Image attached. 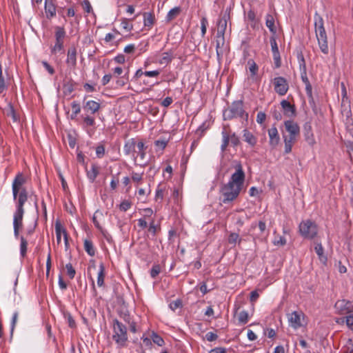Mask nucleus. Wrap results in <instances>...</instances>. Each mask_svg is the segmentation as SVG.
<instances>
[{"label":"nucleus","mask_w":353,"mask_h":353,"mask_svg":"<svg viewBox=\"0 0 353 353\" xmlns=\"http://www.w3.org/2000/svg\"><path fill=\"white\" fill-rule=\"evenodd\" d=\"M23 214H24L23 208H17L16 211L14 214L13 221H15L16 223H17V221H22Z\"/></svg>","instance_id":"obj_43"},{"label":"nucleus","mask_w":353,"mask_h":353,"mask_svg":"<svg viewBox=\"0 0 353 353\" xmlns=\"http://www.w3.org/2000/svg\"><path fill=\"white\" fill-rule=\"evenodd\" d=\"M274 22V16L271 14H267L265 16V25L272 35H276V28Z\"/></svg>","instance_id":"obj_24"},{"label":"nucleus","mask_w":353,"mask_h":353,"mask_svg":"<svg viewBox=\"0 0 353 353\" xmlns=\"http://www.w3.org/2000/svg\"><path fill=\"white\" fill-rule=\"evenodd\" d=\"M100 107V103L95 101L88 100L85 101L84 99L83 110L86 114H94L99 110Z\"/></svg>","instance_id":"obj_11"},{"label":"nucleus","mask_w":353,"mask_h":353,"mask_svg":"<svg viewBox=\"0 0 353 353\" xmlns=\"http://www.w3.org/2000/svg\"><path fill=\"white\" fill-rule=\"evenodd\" d=\"M314 21L315 34L319 48L323 54H327L329 53V48L327 33L324 27L323 19L318 12H316L314 16Z\"/></svg>","instance_id":"obj_3"},{"label":"nucleus","mask_w":353,"mask_h":353,"mask_svg":"<svg viewBox=\"0 0 353 353\" xmlns=\"http://www.w3.org/2000/svg\"><path fill=\"white\" fill-rule=\"evenodd\" d=\"M161 272V267L159 264L154 265L150 270V276L155 279Z\"/></svg>","instance_id":"obj_51"},{"label":"nucleus","mask_w":353,"mask_h":353,"mask_svg":"<svg viewBox=\"0 0 353 353\" xmlns=\"http://www.w3.org/2000/svg\"><path fill=\"white\" fill-rule=\"evenodd\" d=\"M299 67L301 70V77L302 81L304 83V84L310 83V81L307 76V72H306V65L304 57L301 52L298 54L297 56Z\"/></svg>","instance_id":"obj_16"},{"label":"nucleus","mask_w":353,"mask_h":353,"mask_svg":"<svg viewBox=\"0 0 353 353\" xmlns=\"http://www.w3.org/2000/svg\"><path fill=\"white\" fill-rule=\"evenodd\" d=\"M112 338L114 341L121 346H123L128 340L127 327L117 319L113 320Z\"/></svg>","instance_id":"obj_5"},{"label":"nucleus","mask_w":353,"mask_h":353,"mask_svg":"<svg viewBox=\"0 0 353 353\" xmlns=\"http://www.w3.org/2000/svg\"><path fill=\"white\" fill-rule=\"evenodd\" d=\"M137 147L138 149V155L141 159H144L145 157V150L146 148V147H145L144 143L143 141H139L137 144Z\"/></svg>","instance_id":"obj_40"},{"label":"nucleus","mask_w":353,"mask_h":353,"mask_svg":"<svg viewBox=\"0 0 353 353\" xmlns=\"http://www.w3.org/2000/svg\"><path fill=\"white\" fill-rule=\"evenodd\" d=\"M341 113L343 117H345L346 123H349L350 121H352V113L351 110L350 100H341Z\"/></svg>","instance_id":"obj_12"},{"label":"nucleus","mask_w":353,"mask_h":353,"mask_svg":"<svg viewBox=\"0 0 353 353\" xmlns=\"http://www.w3.org/2000/svg\"><path fill=\"white\" fill-rule=\"evenodd\" d=\"M28 241L21 236L20 237V254L21 257H25L27 252Z\"/></svg>","instance_id":"obj_34"},{"label":"nucleus","mask_w":353,"mask_h":353,"mask_svg":"<svg viewBox=\"0 0 353 353\" xmlns=\"http://www.w3.org/2000/svg\"><path fill=\"white\" fill-rule=\"evenodd\" d=\"M345 319L346 325L349 328L353 330V314L347 313L346 314Z\"/></svg>","instance_id":"obj_56"},{"label":"nucleus","mask_w":353,"mask_h":353,"mask_svg":"<svg viewBox=\"0 0 353 353\" xmlns=\"http://www.w3.org/2000/svg\"><path fill=\"white\" fill-rule=\"evenodd\" d=\"M65 268L67 270V274L68 275L70 279H74L75 274H76V271L74 269V268L72 267V265L70 263H67L65 265Z\"/></svg>","instance_id":"obj_48"},{"label":"nucleus","mask_w":353,"mask_h":353,"mask_svg":"<svg viewBox=\"0 0 353 353\" xmlns=\"http://www.w3.org/2000/svg\"><path fill=\"white\" fill-rule=\"evenodd\" d=\"M26 179L23 174L21 172H19L14 177L12 185L22 189L23 188V185L26 183Z\"/></svg>","instance_id":"obj_28"},{"label":"nucleus","mask_w":353,"mask_h":353,"mask_svg":"<svg viewBox=\"0 0 353 353\" xmlns=\"http://www.w3.org/2000/svg\"><path fill=\"white\" fill-rule=\"evenodd\" d=\"M6 115L8 117H11L14 122H17L18 121V116L14 110L13 105L11 103L8 105V108L6 109Z\"/></svg>","instance_id":"obj_33"},{"label":"nucleus","mask_w":353,"mask_h":353,"mask_svg":"<svg viewBox=\"0 0 353 353\" xmlns=\"http://www.w3.org/2000/svg\"><path fill=\"white\" fill-rule=\"evenodd\" d=\"M274 63L276 68H279L281 65V56L279 52L272 53Z\"/></svg>","instance_id":"obj_54"},{"label":"nucleus","mask_w":353,"mask_h":353,"mask_svg":"<svg viewBox=\"0 0 353 353\" xmlns=\"http://www.w3.org/2000/svg\"><path fill=\"white\" fill-rule=\"evenodd\" d=\"M99 174V167L96 163H92L90 170L86 169V174L91 183H93Z\"/></svg>","instance_id":"obj_22"},{"label":"nucleus","mask_w":353,"mask_h":353,"mask_svg":"<svg viewBox=\"0 0 353 353\" xmlns=\"http://www.w3.org/2000/svg\"><path fill=\"white\" fill-rule=\"evenodd\" d=\"M248 312L243 310L238 314L239 323L241 325L246 324L248 321Z\"/></svg>","instance_id":"obj_39"},{"label":"nucleus","mask_w":353,"mask_h":353,"mask_svg":"<svg viewBox=\"0 0 353 353\" xmlns=\"http://www.w3.org/2000/svg\"><path fill=\"white\" fill-rule=\"evenodd\" d=\"M243 137L244 141L247 142L250 146L254 147L256 145L257 143V139L248 130L245 129L243 130Z\"/></svg>","instance_id":"obj_23"},{"label":"nucleus","mask_w":353,"mask_h":353,"mask_svg":"<svg viewBox=\"0 0 353 353\" xmlns=\"http://www.w3.org/2000/svg\"><path fill=\"white\" fill-rule=\"evenodd\" d=\"M270 42L272 53L279 52L275 35H272V37L270 39Z\"/></svg>","instance_id":"obj_49"},{"label":"nucleus","mask_w":353,"mask_h":353,"mask_svg":"<svg viewBox=\"0 0 353 353\" xmlns=\"http://www.w3.org/2000/svg\"><path fill=\"white\" fill-rule=\"evenodd\" d=\"M268 136L270 139V145L272 148H276L280 141V137L278 132V130L275 126H272L268 130Z\"/></svg>","instance_id":"obj_18"},{"label":"nucleus","mask_w":353,"mask_h":353,"mask_svg":"<svg viewBox=\"0 0 353 353\" xmlns=\"http://www.w3.org/2000/svg\"><path fill=\"white\" fill-rule=\"evenodd\" d=\"M225 44V37L224 35H219L216 34V52L217 57L219 59L223 55V52L221 48Z\"/></svg>","instance_id":"obj_25"},{"label":"nucleus","mask_w":353,"mask_h":353,"mask_svg":"<svg viewBox=\"0 0 353 353\" xmlns=\"http://www.w3.org/2000/svg\"><path fill=\"white\" fill-rule=\"evenodd\" d=\"M303 134L305 141L311 146L316 143V141L312 132V128L310 122H306L303 125Z\"/></svg>","instance_id":"obj_13"},{"label":"nucleus","mask_w":353,"mask_h":353,"mask_svg":"<svg viewBox=\"0 0 353 353\" xmlns=\"http://www.w3.org/2000/svg\"><path fill=\"white\" fill-rule=\"evenodd\" d=\"M174 58V53L172 50L168 52H165L161 54V57L159 60V63L161 65H168L170 63Z\"/></svg>","instance_id":"obj_27"},{"label":"nucleus","mask_w":353,"mask_h":353,"mask_svg":"<svg viewBox=\"0 0 353 353\" xmlns=\"http://www.w3.org/2000/svg\"><path fill=\"white\" fill-rule=\"evenodd\" d=\"M44 9L46 17L48 19H51L56 16L57 6L54 3V0H45Z\"/></svg>","instance_id":"obj_17"},{"label":"nucleus","mask_w":353,"mask_h":353,"mask_svg":"<svg viewBox=\"0 0 353 353\" xmlns=\"http://www.w3.org/2000/svg\"><path fill=\"white\" fill-rule=\"evenodd\" d=\"M281 105L283 108V113L285 116L288 117H294L296 114V108L294 105H292L287 100H282L281 102Z\"/></svg>","instance_id":"obj_19"},{"label":"nucleus","mask_w":353,"mask_h":353,"mask_svg":"<svg viewBox=\"0 0 353 353\" xmlns=\"http://www.w3.org/2000/svg\"><path fill=\"white\" fill-rule=\"evenodd\" d=\"M230 12L225 10V12L223 14L221 17L219 19L217 23V34L219 35H224L226 28H227V23L228 21L230 20Z\"/></svg>","instance_id":"obj_10"},{"label":"nucleus","mask_w":353,"mask_h":353,"mask_svg":"<svg viewBox=\"0 0 353 353\" xmlns=\"http://www.w3.org/2000/svg\"><path fill=\"white\" fill-rule=\"evenodd\" d=\"M96 154L99 159L102 158L105 154V148L103 145H99L96 148Z\"/></svg>","instance_id":"obj_57"},{"label":"nucleus","mask_w":353,"mask_h":353,"mask_svg":"<svg viewBox=\"0 0 353 353\" xmlns=\"http://www.w3.org/2000/svg\"><path fill=\"white\" fill-rule=\"evenodd\" d=\"M17 201L16 208H23V205L28 200V196L19 195V196H17Z\"/></svg>","instance_id":"obj_45"},{"label":"nucleus","mask_w":353,"mask_h":353,"mask_svg":"<svg viewBox=\"0 0 353 353\" xmlns=\"http://www.w3.org/2000/svg\"><path fill=\"white\" fill-rule=\"evenodd\" d=\"M77 48L74 46H70L67 52L66 63L72 68L77 65Z\"/></svg>","instance_id":"obj_15"},{"label":"nucleus","mask_w":353,"mask_h":353,"mask_svg":"<svg viewBox=\"0 0 353 353\" xmlns=\"http://www.w3.org/2000/svg\"><path fill=\"white\" fill-rule=\"evenodd\" d=\"M167 143H168V141L165 140H157L154 142L155 146H157V148H159L161 150L165 149V148L167 145Z\"/></svg>","instance_id":"obj_58"},{"label":"nucleus","mask_w":353,"mask_h":353,"mask_svg":"<svg viewBox=\"0 0 353 353\" xmlns=\"http://www.w3.org/2000/svg\"><path fill=\"white\" fill-rule=\"evenodd\" d=\"M284 125L288 135L283 133V139L285 144L284 152L289 154L292 151V146L300 134V128L296 122L293 120H288L284 122Z\"/></svg>","instance_id":"obj_2"},{"label":"nucleus","mask_w":353,"mask_h":353,"mask_svg":"<svg viewBox=\"0 0 353 353\" xmlns=\"http://www.w3.org/2000/svg\"><path fill=\"white\" fill-rule=\"evenodd\" d=\"M163 199V190L160 188H157L156 190V194H155V200L156 201H158L160 200L161 201Z\"/></svg>","instance_id":"obj_63"},{"label":"nucleus","mask_w":353,"mask_h":353,"mask_svg":"<svg viewBox=\"0 0 353 353\" xmlns=\"http://www.w3.org/2000/svg\"><path fill=\"white\" fill-rule=\"evenodd\" d=\"M22 226V221H17V225L15 221H13V228H14V235L15 238H18L19 235V229Z\"/></svg>","instance_id":"obj_53"},{"label":"nucleus","mask_w":353,"mask_h":353,"mask_svg":"<svg viewBox=\"0 0 353 353\" xmlns=\"http://www.w3.org/2000/svg\"><path fill=\"white\" fill-rule=\"evenodd\" d=\"M217 338V334L212 332H209L205 334V339L208 341H214L216 340Z\"/></svg>","instance_id":"obj_60"},{"label":"nucleus","mask_w":353,"mask_h":353,"mask_svg":"<svg viewBox=\"0 0 353 353\" xmlns=\"http://www.w3.org/2000/svg\"><path fill=\"white\" fill-rule=\"evenodd\" d=\"M274 91L280 96L285 95L289 89V85L286 79L283 77H277L273 79Z\"/></svg>","instance_id":"obj_8"},{"label":"nucleus","mask_w":353,"mask_h":353,"mask_svg":"<svg viewBox=\"0 0 353 353\" xmlns=\"http://www.w3.org/2000/svg\"><path fill=\"white\" fill-rule=\"evenodd\" d=\"M239 234L236 233H231L228 238V242L230 243H235L239 239Z\"/></svg>","instance_id":"obj_64"},{"label":"nucleus","mask_w":353,"mask_h":353,"mask_svg":"<svg viewBox=\"0 0 353 353\" xmlns=\"http://www.w3.org/2000/svg\"><path fill=\"white\" fill-rule=\"evenodd\" d=\"M83 246L85 251L88 253V255L90 256H94L95 249L92 241L89 239H85L83 242Z\"/></svg>","instance_id":"obj_30"},{"label":"nucleus","mask_w":353,"mask_h":353,"mask_svg":"<svg viewBox=\"0 0 353 353\" xmlns=\"http://www.w3.org/2000/svg\"><path fill=\"white\" fill-rule=\"evenodd\" d=\"M314 250L318 255L319 260L322 263H325L327 259V256L324 254V250L321 243H316L314 247Z\"/></svg>","instance_id":"obj_29"},{"label":"nucleus","mask_w":353,"mask_h":353,"mask_svg":"<svg viewBox=\"0 0 353 353\" xmlns=\"http://www.w3.org/2000/svg\"><path fill=\"white\" fill-rule=\"evenodd\" d=\"M305 85V92H306V94H307V97L310 99L309 103H310V104L311 105L314 106L313 107V110H314L315 104H314L313 97H312V85H311L310 83H306Z\"/></svg>","instance_id":"obj_36"},{"label":"nucleus","mask_w":353,"mask_h":353,"mask_svg":"<svg viewBox=\"0 0 353 353\" xmlns=\"http://www.w3.org/2000/svg\"><path fill=\"white\" fill-rule=\"evenodd\" d=\"M54 29L55 44L51 48V53L52 54H56L58 52L63 50L64 39L66 36V32L63 27L56 26Z\"/></svg>","instance_id":"obj_7"},{"label":"nucleus","mask_w":353,"mask_h":353,"mask_svg":"<svg viewBox=\"0 0 353 353\" xmlns=\"http://www.w3.org/2000/svg\"><path fill=\"white\" fill-rule=\"evenodd\" d=\"M181 12V8L179 6L171 9L165 17V21L169 23L175 19Z\"/></svg>","instance_id":"obj_26"},{"label":"nucleus","mask_w":353,"mask_h":353,"mask_svg":"<svg viewBox=\"0 0 353 353\" xmlns=\"http://www.w3.org/2000/svg\"><path fill=\"white\" fill-rule=\"evenodd\" d=\"M81 117L85 126L91 127L95 125V119L90 115V114H86L85 116L82 115Z\"/></svg>","instance_id":"obj_35"},{"label":"nucleus","mask_w":353,"mask_h":353,"mask_svg":"<svg viewBox=\"0 0 353 353\" xmlns=\"http://www.w3.org/2000/svg\"><path fill=\"white\" fill-rule=\"evenodd\" d=\"M132 203L128 200L122 201L119 205V208L121 211L125 212L131 208Z\"/></svg>","instance_id":"obj_55"},{"label":"nucleus","mask_w":353,"mask_h":353,"mask_svg":"<svg viewBox=\"0 0 353 353\" xmlns=\"http://www.w3.org/2000/svg\"><path fill=\"white\" fill-rule=\"evenodd\" d=\"M224 120H232L235 118L248 119V114L243 109V102L241 100L234 101L231 105L223 111Z\"/></svg>","instance_id":"obj_4"},{"label":"nucleus","mask_w":353,"mask_h":353,"mask_svg":"<svg viewBox=\"0 0 353 353\" xmlns=\"http://www.w3.org/2000/svg\"><path fill=\"white\" fill-rule=\"evenodd\" d=\"M105 279V267L103 263L99 265V270L97 276V285L99 287H102L104 285Z\"/></svg>","instance_id":"obj_31"},{"label":"nucleus","mask_w":353,"mask_h":353,"mask_svg":"<svg viewBox=\"0 0 353 353\" xmlns=\"http://www.w3.org/2000/svg\"><path fill=\"white\" fill-rule=\"evenodd\" d=\"M266 119V114L263 112H259L256 116V121L257 123L261 124L263 123Z\"/></svg>","instance_id":"obj_62"},{"label":"nucleus","mask_w":353,"mask_h":353,"mask_svg":"<svg viewBox=\"0 0 353 353\" xmlns=\"http://www.w3.org/2000/svg\"><path fill=\"white\" fill-rule=\"evenodd\" d=\"M63 230H65L62 228L61 223L59 221H57L55 223V232L57 236V243H59L61 239V234L63 233Z\"/></svg>","instance_id":"obj_41"},{"label":"nucleus","mask_w":353,"mask_h":353,"mask_svg":"<svg viewBox=\"0 0 353 353\" xmlns=\"http://www.w3.org/2000/svg\"><path fill=\"white\" fill-rule=\"evenodd\" d=\"M301 317L304 319L305 314L301 311H294L288 314V319L291 326L294 330H297L303 326Z\"/></svg>","instance_id":"obj_9"},{"label":"nucleus","mask_w":353,"mask_h":353,"mask_svg":"<svg viewBox=\"0 0 353 353\" xmlns=\"http://www.w3.org/2000/svg\"><path fill=\"white\" fill-rule=\"evenodd\" d=\"M71 107H72V114H71V119H74L76 118V117L77 116V114H79L81 112V106L79 105V103H78L77 101H73L72 103H71Z\"/></svg>","instance_id":"obj_37"},{"label":"nucleus","mask_w":353,"mask_h":353,"mask_svg":"<svg viewBox=\"0 0 353 353\" xmlns=\"http://www.w3.org/2000/svg\"><path fill=\"white\" fill-rule=\"evenodd\" d=\"M137 143L134 139H130L125 141L123 146V152L125 155H130L131 154H134L135 147L137 146Z\"/></svg>","instance_id":"obj_21"},{"label":"nucleus","mask_w":353,"mask_h":353,"mask_svg":"<svg viewBox=\"0 0 353 353\" xmlns=\"http://www.w3.org/2000/svg\"><path fill=\"white\" fill-rule=\"evenodd\" d=\"M221 134H222L223 140H222V143L221 145V150L222 152H225L230 142V134L225 130H223L222 131Z\"/></svg>","instance_id":"obj_32"},{"label":"nucleus","mask_w":353,"mask_h":353,"mask_svg":"<svg viewBox=\"0 0 353 353\" xmlns=\"http://www.w3.org/2000/svg\"><path fill=\"white\" fill-rule=\"evenodd\" d=\"M121 27L123 28V29L125 30L127 32L131 31L133 28V26L130 22V20L126 18H123L121 19Z\"/></svg>","instance_id":"obj_44"},{"label":"nucleus","mask_w":353,"mask_h":353,"mask_svg":"<svg viewBox=\"0 0 353 353\" xmlns=\"http://www.w3.org/2000/svg\"><path fill=\"white\" fill-rule=\"evenodd\" d=\"M150 337H151V339L152 340L153 343L157 344L159 346L161 347L165 344V342H164V340L163 339V338L154 332H152Z\"/></svg>","instance_id":"obj_38"},{"label":"nucleus","mask_w":353,"mask_h":353,"mask_svg":"<svg viewBox=\"0 0 353 353\" xmlns=\"http://www.w3.org/2000/svg\"><path fill=\"white\" fill-rule=\"evenodd\" d=\"M18 316H19L18 312H15L13 314V316H12V321H11V323H10V334H11V336H12V334H13V332H14V330L15 328V326H16V324H17V322Z\"/></svg>","instance_id":"obj_47"},{"label":"nucleus","mask_w":353,"mask_h":353,"mask_svg":"<svg viewBox=\"0 0 353 353\" xmlns=\"http://www.w3.org/2000/svg\"><path fill=\"white\" fill-rule=\"evenodd\" d=\"M169 306L172 311H175L176 309L182 307V301L181 299H176L175 301H172L170 303Z\"/></svg>","instance_id":"obj_52"},{"label":"nucleus","mask_w":353,"mask_h":353,"mask_svg":"<svg viewBox=\"0 0 353 353\" xmlns=\"http://www.w3.org/2000/svg\"><path fill=\"white\" fill-rule=\"evenodd\" d=\"M230 141L233 147H236L240 144L239 138L234 132L230 134Z\"/></svg>","instance_id":"obj_50"},{"label":"nucleus","mask_w":353,"mask_h":353,"mask_svg":"<svg viewBox=\"0 0 353 353\" xmlns=\"http://www.w3.org/2000/svg\"><path fill=\"white\" fill-rule=\"evenodd\" d=\"M299 228L301 235L305 239H312L318 232L316 224L310 219L301 221Z\"/></svg>","instance_id":"obj_6"},{"label":"nucleus","mask_w":353,"mask_h":353,"mask_svg":"<svg viewBox=\"0 0 353 353\" xmlns=\"http://www.w3.org/2000/svg\"><path fill=\"white\" fill-rule=\"evenodd\" d=\"M244 181L245 173L241 164L239 163L229 181L222 184L220 188V201L227 204L236 199L242 190Z\"/></svg>","instance_id":"obj_1"},{"label":"nucleus","mask_w":353,"mask_h":353,"mask_svg":"<svg viewBox=\"0 0 353 353\" xmlns=\"http://www.w3.org/2000/svg\"><path fill=\"white\" fill-rule=\"evenodd\" d=\"M258 227L260 231L259 235H263L266 232V223L263 221H259Z\"/></svg>","instance_id":"obj_59"},{"label":"nucleus","mask_w":353,"mask_h":353,"mask_svg":"<svg viewBox=\"0 0 353 353\" xmlns=\"http://www.w3.org/2000/svg\"><path fill=\"white\" fill-rule=\"evenodd\" d=\"M335 307L339 310L341 314H347V313H352L351 310L353 307V304L345 300H339L335 303Z\"/></svg>","instance_id":"obj_14"},{"label":"nucleus","mask_w":353,"mask_h":353,"mask_svg":"<svg viewBox=\"0 0 353 353\" xmlns=\"http://www.w3.org/2000/svg\"><path fill=\"white\" fill-rule=\"evenodd\" d=\"M208 26V21L206 17H203L201 19V36L203 37L207 31V26Z\"/></svg>","instance_id":"obj_46"},{"label":"nucleus","mask_w":353,"mask_h":353,"mask_svg":"<svg viewBox=\"0 0 353 353\" xmlns=\"http://www.w3.org/2000/svg\"><path fill=\"white\" fill-rule=\"evenodd\" d=\"M143 24L148 30L151 29L155 23V16L152 12H143Z\"/></svg>","instance_id":"obj_20"},{"label":"nucleus","mask_w":353,"mask_h":353,"mask_svg":"<svg viewBox=\"0 0 353 353\" xmlns=\"http://www.w3.org/2000/svg\"><path fill=\"white\" fill-rule=\"evenodd\" d=\"M248 64L249 65V70H250L252 76V77L255 76L259 70V67H258L257 64L252 59H250L248 61Z\"/></svg>","instance_id":"obj_42"},{"label":"nucleus","mask_w":353,"mask_h":353,"mask_svg":"<svg viewBox=\"0 0 353 353\" xmlns=\"http://www.w3.org/2000/svg\"><path fill=\"white\" fill-rule=\"evenodd\" d=\"M42 65L45 69L50 74H54L55 71L54 69L46 61H42Z\"/></svg>","instance_id":"obj_61"}]
</instances>
